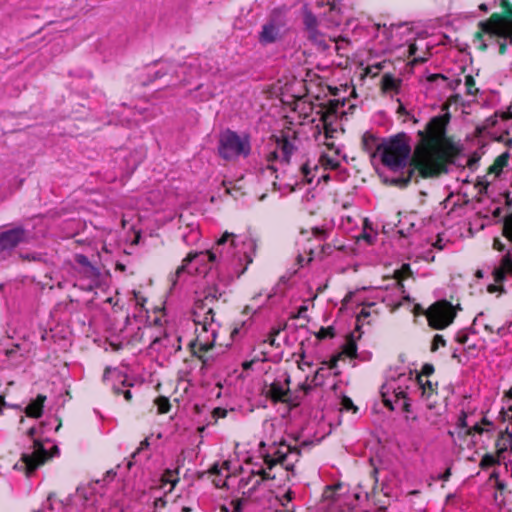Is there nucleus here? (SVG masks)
Listing matches in <instances>:
<instances>
[{
	"mask_svg": "<svg viewBox=\"0 0 512 512\" xmlns=\"http://www.w3.org/2000/svg\"><path fill=\"white\" fill-rule=\"evenodd\" d=\"M450 114L432 117L424 129L417 132V141L411 156V147L405 133H400L378 145V154L387 171L383 181L400 188L417 177H435L446 171V128Z\"/></svg>",
	"mask_w": 512,
	"mask_h": 512,
	"instance_id": "f257e3e1",
	"label": "nucleus"
},
{
	"mask_svg": "<svg viewBox=\"0 0 512 512\" xmlns=\"http://www.w3.org/2000/svg\"><path fill=\"white\" fill-rule=\"evenodd\" d=\"M226 289L222 284H215L204 291V298L195 302L193 311V321L195 324V346L200 351L211 349L217 338L220 324L215 320L214 306L215 302L223 299L226 301Z\"/></svg>",
	"mask_w": 512,
	"mask_h": 512,
	"instance_id": "f03ea898",
	"label": "nucleus"
},
{
	"mask_svg": "<svg viewBox=\"0 0 512 512\" xmlns=\"http://www.w3.org/2000/svg\"><path fill=\"white\" fill-rule=\"evenodd\" d=\"M478 32L473 39V45L481 50L497 45L500 54L506 52L508 44L512 45V18L492 15L488 20L478 24Z\"/></svg>",
	"mask_w": 512,
	"mask_h": 512,
	"instance_id": "7ed1b4c3",
	"label": "nucleus"
},
{
	"mask_svg": "<svg viewBox=\"0 0 512 512\" xmlns=\"http://www.w3.org/2000/svg\"><path fill=\"white\" fill-rule=\"evenodd\" d=\"M416 374L411 371L408 373H400L396 378H391L383 384L381 395L383 403L391 410L396 409L398 403L405 412L410 411L411 396L414 395L415 387H417Z\"/></svg>",
	"mask_w": 512,
	"mask_h": 512,
	"instance_id": "20e7f679",
	"label": "nucleus"
},
{
	"mask_svg": "<svg viewBox=\"0 0 512 512\" xmlns=\"http://www.w3.org/2000/svg\"><path fill=\"white\" fill-rule=\"evenodd\" d=\"M232 234L225 232L220 239L216 242L212 250L190 252L182 261V264L177 268L175 276L178 278L183 273H206L210 269L217 257L224 259L228 256L225 253V246Z\"/></svg>",
	"mask_w": 512,
	"mask_h": 512,
	"instance_id": "39448f33",
	"label": "nucleus"
},
{
	"mask_svg": "<svg viewBox=\"0 0 512 512\" xmlns=\"http://www.w3.org/2000/svg\"><path fill=\"white\" fill-rule=\"evenodd\" d=\"M36 429L30 428L29 436L33 439V445L28 452L22 454L21 459L14 465L17 470L24 471L30 476L39 466L59 453L58 446L49 440L40 441L34 438Z\"/></svg>",
	"mask_w": 512,
	"mask_h": 512,
	"instance_id": "423d86ee",
	"label": "nucleus"
},
{
	"mask_svg": "<svg viewBox=\"0 0 512 512\" xmlns=\"http://www.w3.org/2000/svg\"><path fill=\"white\" fill-rule=\"evenodd\" d=\"M300 450L296 447H292L286 444L284 441H280L278 447L274 448V451L267 452L264 455V462L266 464L265 469H261L259 474L263 480L275 479V475L270 474V470L279 464L284 467L287 471H293L295 463L299 461Z\"/></svg>",
	"mask_w": 512,
	"mask_h": 512,
	"instance_id": "0eeeda50",
	"label": "nucleus"
},
{
	"mask_svg": "<svg viewBox=\"0 0 512 512\" xmlns=\"http://www.w3.org/2000/svg\"><path fill=\"white\" fill-rule=\"evenodd\" d=\"M218 152L225 160L245 158L251 152L250 137L246 134L239 135L228 129L220 135Z\"/></svg>",
	"mask_w": 512,
	"mask_h": 512,
	"instance_id": "6e6552de",
	"label": "nucleus"
},
{
	"mask_svg": "<svg viewBox=\"0 0 512 512\" xmlns=\"http://www.w3.org/2000/svg\"><path fill=\"white\" fill-rule=\"evenodd\" d=\"M494 431V424L486 417H483L481 422L469 419L465 412H462L456 422L454 430L449 431V435L456 441L455 435L458 437L471 435L472 438L485 437L487 440L491 439L492 432Z\"/></svg>",
	"mask_w": 512,
	"mask_h": 512,
	"instance_id": "1a4fd4ad",
	"label": "nucleus"
},
{
	"mask_svg": "<svg viewBox=\"0 0 512 512\" xmlns=\"http://www.w3.org/2000/svg\"><path fill=\"white\" fill-rule=\"evenodd\" d=\"M456 316L453 305L441 300L430 306L427 312L429 324L435 329H444L449 326Z\"/></svg>",
	"mask_w": 512,
	"mask_h": 512,
	"instance_id": "9d476101",
	"label": "nucleus"
},
{
	"mask_svg": "<svg viewBox=\"0 0 512 512\" xmlns=\"http://www.w3.org/2000/svg\"><path fill=\"white\" fill-rule=\"evenodd\" d=\"M76 263L80 266L77 270L80 280L84 281L80 286L85 290H93L100 284V271L91 264L89 259L82 254L75 257Z\"/></svg>",
	"mask_w": 512,
	"mask_h": 512,
	"instance_id": "9b49d317",
	"label": "nucleus"
},
{
	"mask_svg": "<svg viewBox=\"0 0 512 512\" xmlns=\"http://www.w3.org/2000/svg\"><path fill=\"white\" fill-rule=\"evenodd\" d=\"M503 231L504 235L511 243V249L503 256L500 265L493 270V277L497 283L502 282L506 274L512 276V214L505 219Z\"/></svg>",
	"mask_w": 512,
	"mask_h": 512,
	"instance_id": "f8f14e48",
	"label": "nucleus"
},
{
	"mask_svg": "<svg viewBox=\"0 0 512 512\" xmlns=\"http://www.w3.org/2000/svg\"><path fill=\"white\" fill-rule=\"evenodd\" d=\"M295 145L288 135L282 134L276 139V150L271 152L268 161H272L281 157V161L288 163L291 155L295 150Z\"/></svg>",
	"mask_w": 512,
	"mask_h": 512,
	"instance_id": "ddd939ff",
	"label": "nucleus"
},
{
	"mask_svg": "<svg viewBox=\"0 0 512 512\" xmlns=\"http://www.w3.org/2000/svg\"><path fill=\"white\" fill-rule=\"evenodd\" d=\"M26 240V231L16 227L0 233V251L12 250Z\"/></svg>",
	"mask_w": 512,
	"mask_h": 512,
	"instance_id": "4468645a",
	"label": "nucleus"
},
{
	"mask_svg": "<svg viewBox=\"0 0 512 512\" xmlns=\"http://www.w3.org/2000/svg\"><path fill=\"white\" fill-rule=\"evenodd\" d=\"M284 24L281 20L271 19L263 25L259 34V42L268 45L276 42L281 37V30Z\"/></svg>",
	"mask_w": 512,
	"mask_h": 512,
	"instance_id": "2eb2a0df",
	"label": "nucleus"
},
{
	"mask_svg": "<svg viewBox=\"0 0 512 512\" xmlns=\"http://www.w3.org/2000/svg\"><path fill=\"white\" fill-rule=\"evenodd\" d=\"M289 376H285L283 380L277 379L266 390V395L275 402H289Z\"/></svg>",
	"mask_w": 512,
	"mask_h": 512,
	"instance_id": "dca6fc26",
	"label": "nucleus"
},
{
	"mask_svg": "<svg viewBox=\"0 0 512 512\" xmlns=\"http://www.w3.org/2000/svg\"><path fill=\"white\" fill-rule=\"evenodd\" d=\"M508 174H512V157L508 152L498 156L489 168L488 175H493V179L507 178Z\"/></svg>",
	"mask_w": 512,
	"mask_h": 512,
	"instance_id": "f3484780",
	"label": "nucleus"
},
{
	"mask_svg": "<svg viewBox=\"0 0 512 512\" xmlns=\"http://www.w3.org/2000/svg\"><path fill=\"white\" fill-rule=\"evenodd\" d=\"M416 379L418 385L414 388V395H419L425 402H427V406L431 408L436 398L435 385L427 379L424 380L423 376L419 374H416Z\"/></svg>",
	"mask_w": 512,
	"mask_h": 512,
	"instance_id": "a211bd4d",
	"label": "nucleus"
},
{
	"mask_svg": "<svg viewBox=\"0 0 512 512\" xmlns=\"http://www.w3.org/2000/svg\"><path fill=\"white\" fill-rule=\"evenodd\" d=\"M338 3L339 2H335L334 0H332V2L327 1L329 13L323 16L327 28H336L342 23V11Z\"/></svg>",
	"mask_w": 512,
	"mask_h": 512,
	"instance_id": "6ab92c4d",
	"label": "nucleus"
},
{
	"mask_svg": "<svg viewBox=\"0 0 512 512\" xmlns=\"http://www.w3.org/2000/svg\"><path fill=\"white\" fill-rule=\"evenodd\" d=\"M256 247H257L256 240L251 237H249L245 241H243V249H244L243 254H244V258L246 260V265L244 268H242L240 271L237 272L238 277L242 273H244V271L247 268V265L252 262V260H253L252 256L255 253Z\"/></svg>",
	"mask_w": 512,
	"mask_h": 512,
	"instance_id": "aec40b11",
	"label": "nucleus"
},
{
	"mask_svg": "<svg viewBox=\"0 0 512 512\" xmlns=\"http://www.w3.org/2000/svg\"><path fill=\"white\" fill-rule=\"evenodd\" d=\"M263 429H264V432L267 435H269V438L267 439L268 440V445L270 446L269 452H272V451H274L275 447H278L277 441H276V437L274 436V434H275V432L277 430L276 424L274 422H272V421H265L263 423ZM266 445H267L266 441L262 440L260 442V446L261 447H264Z\"/></svg>",
	"mask_w": 512,
	"mask_h": 512,
	"instance_id": "412c9836",
	"label": "nucleus"
},
{
	"mask_svg": "<svg viewBox=\"0 0 512 512\" xmlns=\"http://www.w3.org/2000/svg\"><path fill=\"white\" fill-rule=\"evenodd\" d=\"M45 400L46 396L38 395L37 398L26 407L27 416L35 418L40 417L42 415V409Z\"/></svg>",
	"mask_w": 512,
	"mask_h": 512,
	"instance_id": "4be33fe9",
	"label": "nucleus"
},
{
	"mask_svg": "<svg viewBox=\"0 0 512 512\" xmlns=\"http://www.w3.org/2000/svg\"><path fill=\"white\" fill-rule=\"evenodd\" d=\"M307 38L321 49H327L325 35L318 29L307 31Z\"/></svg>",
	"mask_w": 512,
	"mask_h": 512,
	"instance_id": "5701e85b",
	"label": "nucleus"
},
{
	"mask_svg": "<svg viewBox=\"0 0 512 512\" xmlns=\"http://www.w3.org/2000/svg\"><path fill=\"white\" fill-rule=\"evenodd\" d=\"M300 170L305 182L310 184L312 183V180L315 177V172L318 170V165H311V163L307 161L304 164H302Z\"/></svg>",
	"mask_w": 512,
	"mask_h": 512,
	"instance_id": "b1692460",
	"label": "nucleus"
},
{
	"mask_svg": "<svg viewBox=\"0 0 512 512\" xmlns=\"http://www.w3.org/2000/svg\"><path fill=\"white\" fill-rule=\"evenodd\" d=\"M362 145L365 151L373 153L376 148V152L378 153V145H381V143H378V139L373 135L364 134L362 138Z\"/></svg>",
	"mask_w": 512,
	"mask_h": 512,
	"instance_id": "393cba45",
	"label": "nucleus"
},
{
	"mask_svg": "<svg viewBox=\"0 0 512 512\" xmlns=\"http://www.w3.org/2000/svg\"><path fill=\"white\" fill-rule=\"evenodd\" d=\"M319 163L324 167V169L335 170L340 166V162L337 158L329 156L325 153L320 156Z\"/></svg>",
	"mask_w": 512,
	"mask_h": 512,
	"instance_id": "a878e982",
	"label": "nucleus"
},
{
	"mask_svg": "<svg viewBox=\"0 0 512 512\" xmlns=\"http://www.w3.org/2000/svg\"><path fill=\"white\" fill-rule=\"evenodd\" d=\"M304 25L306 32L312 29L318 28V20L317 17L311 12L306 11L304 14Z\"/></svg>",
	"mask_w": 512,
	"mask_h": 512,
	"instance_id": "bb28decb",
	"label": "nucleus"
},
{
	"mask_svg": "<svg viewBox=\"0 0 512 512\" xmlns=\"http://www.w3.org/2000/svg\"><path fill=\"white\" fill-rule=\"evenodd\" d=\"M427 81L431 85L436 84L440 86H450L451 88H454V86H452V83L448 82V79L442 74H432L427 78Z\"/></svg>",
	"mask_w": 512,
	"mask_h": 512,
	"instance_id": "cd10ccee",
	"label": "nucleus"
},
{
	"mask_svg": "<svg viewBox=\"0 0 512 512\" xmlns=\"http://www.w3.org/2000/svg\"><path fill=\"white\" fill-rule=\"evenodd\" d=\"M501 458H496L494 455H491V454H485L481 461H480V466L482 468H489V467H492L494 466Z\"/></svg>",
	"mask_w": 512,
	"mask_h": 512,
	"instance_id": "c85d7f7f",
	"label": "nucleus"
},
{
	"mask_svg": "<svg viewBox=\"0 0 512 512\" xmlns=\"http://www.w3.org/2000/svg\"><path fill=\"white\" fill-rule=\"evenodd\" d=\"M343 353L350 358H353L356 356L357 346H356V343L352 339H349L347 341V343L345 344V346L343 348Z\"/></svg>",
	"mask_w": 512,
	"mask_h": 512,
	"instance_id": "c756f323",
	"label": "nucleus"
},
{
	"mask_svg": "<svg viewBox=\"0 0 512 512\" xmlns=\"http://www.w3.org/2000/svg\"><path fill=\"white\" fill-rule=\"evenodd\" d=\"M164 483H169L171 485L169 491H171L176 483L178 482V478L175 476L174 472L171 470H167L162 477Z\"/></svg>",
	"mask_w": 512,
	"mask_h": 512,
	"instance_id": "7c9ffc66",
	"label": "nucleus"
},
{
	"mask_svg": "<svg viewBox=\"0 0 512 512\" xmlns=\"http://www.w3.org/2000/svg\"><path fill=\"white\" fill-rule=\"evenodd\" d=\"M465 86L467 94L474 95L477 91V88H475V80L471 75L465 76Z\"/></svg>",
	"mask_w": 512,
	"mask_h": 512,
	"instance_id": "2f4dec72",
	"label": "nucleus"
},
{
	"mask_svg": "<svg viewBox=\"0 0 512 512\" xmlns=\"http://www.w3.org/2000/svg\"><path fill=\"white\" fill-rule=\"evenodd\" d=\"M150 446L149 438H145L143 441H141L140 446L136 449L135 452L131 455V458L134 462H137V457L141 454V452L145 449H148Z\"/></svg>",
	"mask_w": 512,
	"mask_h": 512,
	"instance_id": "473e14b6",
	"label": "nucleus"
},
{
	"mask_svg": "<svg viewBox=\"0 0 512 512\" xmlns=\"http://www.w3.org/2000/svg\"><path fill=\"white\" fill-rule=\"evenodd\" d=\"M231 234H232V236L229 238V240L225 246V250H224L225 253L228 252V256L226 258L222 259L223 261L228 260L231 254H232V256H235V253H232V250H234V248L236 247L235 246V237L236 236L233 233H231Z\"/></svg>",
	"mask_w": 512,
	"mask_h": 512,
	"instance_id": "72a5a7b5",
	"label": "nucleus"
},
{
	"mask_svg": "<svg viewBox=\"0 0 512 512\" xmlns=\"http://www.w3.org/2000/svg\"><path fill=\"white\" fill-rule=\"evenodd\" d=\"M157 406L159 413H167L170 409V403L166 398H158Z\"/></svg>",
	"mask_w": 512,
	"mask_h": 512,
	"instance_id": "f704fd0d",
	"label": "nucleus"
},
{
	"mask_svg": "<svg viewBox=\"0 0 512 512\" xmlns=\"http://www.w3.org/2000/svg\"><path fill=\"white\" fill-rule=\"evenodd\" d=\"M398 86L397 81L391 77H384L383 79V89L384 90H394Z\"/></svg>",
	"mask_w": 512,
	"mask_h": 512,
	"instance_id": "c9c22d12",
	"label": "nucleus"
},
{
	"mask_svg": "<svg viewBox=\"0 0 512 512\" xmlns=\"http://www.w3.org/2000/svg\"><path fill=\"white\" fill-rule=\"evenodd\" d=\"M341 406L343 409L352 410L354 413L357 411V407L353 404L352 400L348 397L342 398Z\"/></svg>",
	"mask_w": 512,
	"mask_h": 512,
	"instance_id": "e433bc0d",
	"label": "nucleus"
},
{
	"mask_svg": "<svg viewBox=\"0 0 512 512\" xmlns=\"http://www.w3.org/2000/svg\"><path fill=\"white\" fill-rule=\"evenodd\" d=\"M280 328H273L264 342L269 343L271 346H277L275 343L276 336L279 334Z\"/></svg>",
	"mask_w": 512,
	"mask_h": 512,
	"instance_id": "4c0bfd02",
	"label": "nucleus"
},
{
	"mask_svg": "<svg viewBox=\"0 0 512 512\" xmlns=\"http://www.w3.org/2000/svg\"><path fill=\"white\" fill-rule=\"evenodd\" d=\"M445 345H446V341L444 340L443 336L437 334V335H435V337L433 339L431 350L435 351L438 349L439 346H445Z\"/></svg>",
	"mask_w": 512,
	"mask_h": 512,
	"instance_id": "58836bf2",
	"label": "nucleus"
},
{
	"mask_svg": "<svg viewBox=\"0 0 512 512\" xmlns=\"http://www.w3.org/2000/svg\"><path fill=\"white\" fill-rule=\"evenodd\" d=\"M109 375L116 376L117 378H119L121 380L122 384H124V380L121 379L122 376L116 369L111 370V369L107 368L104 372L103 379L107 380Z\"/></svg>",
	"mask_w": 512,
	"mask_h": 512,
	"instance_id": "ea45409f",
	"label": "nucleus"
},
{
	"mask_svg": "<svg viewBox=\"0 0 512 512\" xmlns=\"http://www.w3.org/2000/svg\"><path fill=\"white\" fill-rule=\"evenodd\" d=\"M294 497V494L292 491H287L286 493H284V495L280 498V502H281V505L282 506H286L287 503H289L290 501H292Z\"/></svg>",
	"mask_w": 512,
	"mask_h": 512,
	"instance_id": "a19ab883",
	"label": "nucleus"
},
{
	"mask_svg": "<svg viewBox=\"0 0 512 512\" xmlns=\"http://www.w3.org/2000/svg\"><path fill=\"white\" fill-rule=\"evenodd\" d=\"M468 334L466 332H459L457 335H456V341L459 343V344H465L467 343L468 341Z\"/></svg>",
	"mask_w": 512,
	"mask_h": 512,
	"instance_id": "79ce46f5",
	"label": "nucleus"
},
{
	"mask_svg": "<svg viewBox=\"0 0 512 512\" xmlns=\"http://www.w3.org/2000/svg\"><path fill=\"white\" fill-rule=\"evenodd\" d=\"M409 53H410V55L414 56V61H416V62L425 61V58L415 56V53H416V45L415 44H412L409 46Z\"/></svg>",
	"mask_w": 512,
	"mask_h": 512,
	"instance_id": "37998d69",
	"label": "nucleus"
},
{
	"mask_svg": "<svg viewBox=\"0 0 512 512\" xmlns=\"http://www.w3.org/2000/svg\"><path fill=\"white\" fill-rule=\"evenodd\" d=\"M299 388L302 391L303 395H306L312 389V385L307 383V381H305L300 384Z\"/></svg>",
	"mask_w": 512,
	"mask_h": 512,
	"instance_id": "c03bdc74",
	"label": "nucleus"
},
{
	"mask_svg": "<svg viewBox=\"0 0 512 512\" xmlns=\"http://www.w3.org/2000/svg\"><path fill=\"white\" fill-rule=\"evenodd\" d=\"M493 248L497 251H503L505 249V244L502 243L499 239H494Z\"/></svg>",
	"mask_w": 512,
	"mask_h": 512,
	"instance_id": "a18cd8bd",
	"label": "nucleus"
},
{
	"mask_svg": "<svg viewBox=\"0 0 512 512\" xmlns=\"http://www.w3.org/2000/svg\"><path fill=\"white\" fill-rule=\"evenodd\" d=\"M313 235L318 237V238H325V235H326V231L323 230V229H320V228H313Z\"/></svg>",
	"mask_w": 512,
	"mask_h": 512,
	"instance_id": "49530a36",
	"label": "nucleus"
},
{
	"mask_svg": "<svg viewBox=\"0 0 512 512\" xmlns=\"http://www.w3.org/2000/svg\"><path fill=\"white\" fill-rule=\"evenodd\" d=\"M400 272L399 271H396L395 272V278H394V285L396 286V288L398 290H401L403 288V285L401 283V280H400Z\"/></svg>",
	"mask_w": 512,
	"mask_h": 512,
	"instance_id": "de8ad7c7",
	"label": "nucleus"
},
{
	"mask_svg": "<svg viewBox=\"0 0 512 512\" xmlns=\"http://www.w3.org/2000/svg\"><path fill=\"white\" fill-rule=\"evenodd\" d=\"M398 112H399V113L405 112V113L408 115L409 119H411V120L413 121V123H414V124L418 122V120H417L414 116H410V115H409V113H407V112L405 111V108H404L403 106H400V107H399Z\"/></svg>",
	"mask_w": 512,
	"mask_h": 512,
	"instance_id": "09e8293b",
	"label": "nucleus"
},
{
	"mask_svg": "<svg viewBox=\"0 0 512 512\" xmlns=\"http://www.w3.org/2000/svg\"><path fill=\"white\" fill-rule=\"evenodd\" d=\"M123 395H124L125 400H127V401H130L132 399V393L128 389L123 391Z\"/></svg>",
	"mask_w": 512,
	"mask_h": 512,
	"instance_id": "8fccbe9b",
	"label": "nucleus"
},
{
	"mask_svg": "<svg viewBox=\"0 0 512 512\" xmlns=\"http://www.w3.org/2000/svg\"><path fill=\"white\" fill-rule=\"evenodd\" d=\"M451 475L450 469L448 468L445 473L440 477L442 480L447 481Z\"/></svg>",
	"mask_w": 512,
	"mask_h": 512,
	"instance_id": "3c124183",
	"label": "nucleus"
},
{
	"mask_svg": "<svg viewBox=\"0 0 512 512\" xmlns=\"http://www.w3.org/2000/svg\"><path fill=\"white\" fill-rule=\"evenodd\" d=\"M424 372L426 375L430 374L433 372V366L432 365H425L424 366Z\"/></svg>",
	"mask_w": 512,
	"mask_h": 512,
	"instance_id": "603ef678",
	"label": "nucleus"
},
{
	"mask_svg": "<svg viewBox=\"0 0 512 512\" xmlns=\"http://www.w3.org/2000/svg\"><path fill=\"white\" fill-rule=\"evenodd\" d=\"M304 366H309V363L308 362H304V361H299L298 362L299 369L304 370Z\"/></svg>",
	"mask_w": 512,
	"mask_h": 512,
	"instance_id": "864d4df0",
	"label": "nucleus"
},
{
	"mask_svg": "<svg viewBox=\"0 0 512 512\" xmlns=\"http://www.w3.org/2000/svg\"><path fill=\"white\" fill-rule=\"evenodd\" d=\"M505 469L507 472H511V476H512V463H506Z\"/></svg>",
	"mask_w": 512,
	"mask_h": 512,
	"instance_id": "5fc2aeb1",
	"label": "nucleus"
},
{
	"mask_svg": "<svg viewBox=\"0 0 512 512\" xmlns=\"http://www.w3.org/2000/svg\"><path fill=\"white\" fill-rule=\"evenodd\" d=\"M5 400L4 397L0 396V413L2 412V407L5 406Z\"/></svg>",
	"mask_w": 512,
	"mask_h": 512,
	"instance_id": "6e6d98bb",
	"label": "nucleus"
},
{
	"mask_svg": "<svg viewBox=\"0 0 512 512\" xmlns=\"http://www.w3.org/2000/svg\"><path fill=\"white\" fill-rule=\"evenodd\" d=\"M266 171H269L271 174H273L276 170L272 165H268Z\"/></svg>",
	"mask_w": 512,
	"mask_h": 512,
	"instance_id": "4d7b16f0",
	"label": "nucleus"
},
{
	"mask_svg": "<svg viewBox=\"0 0 512 512\" xmlns=\"http://www.w3.org/2000/svg\"><path fill=\"white\" fill-rule=\"evenodd\" d=\"M326 4H327V2H325L324 0H321V1H318L316 5H317V7H323Z\"/></svg>",
	"mask_w": 512,
	"mask_h": 512,
	"instance_id": "13d9d810",
	"label": "nucleus"
},
{
	"mask_svg": "<svg viewBox=\"0 0 512 512\" xmlns=\"http://www.w3.org/2000/svg\"><path fill=\"white\" fill-rule=\"evenodd\" d=\"M479 8H480L481 10H483V11H487V6H486V4H481V5L479 6Z\"/></svg>",
	"mask_w": 512,
	"mask_h": 512,
	"instance_id": "bf43d9fd",
	"label": "nucleus"
},
{
	"mask_svg": "<svg viewBox=\"0 0 512 512\" xmlns=\"http://www.w3.org/2000/svg\"><path fill=\"white\" fill-rule=\"evenodd\" d=\"M114 392L116 394H119L120 392H122V390L119 387H114Z\"/></svg>",
	"mask_w": 512,
	"mask_h": 512,
	"instance_id": "052dcab7",
	"label": "nucleus"
},
{
	"mask_svg": "<svg viewBox=\"0 0 512 512\" xmlns=\"http://www.w3.org/2000/svg\"><path fill=\"white\" fill-rule=\"evenodd\" d=\"M238 332H239L238 328L233 329V331L231 332V336L233 337Z\"/></svg>",
	"mask_w": 512,
	"mask_h": 512,
	"instance_id": "680f3d73",
	"label": "nucleus"
},
{
	"mask_svg": "<svg viewBox=\"0 0 512 512\" xmlns=\"http://www.w3.org/2000/svg\"><path fill=\"white\" fill-rule=\"evenodd\" d=\"M165 73H160V71L156 72V78L162 77Z\"/></svg>",
	"mask_w": 512,
	"mask_h": 512,
	"instance_id": "e2e57ef3",
	"label": "nucleus"
},
{
	"mask_svg": "<svg viewBox=\"0 0 512 512\" xmlns=\"http://www.w3.org/2000/svg\"><path fill=\"white\" fill-rule=\"evenodd\" d=\"M322 179H323L324 181H328V180L330 179V177H329V175H323V176H322Z\"/></svg>",
	"mask_w": 512,
	"mask_h": 512,
	"instance_id": "0e129e2a",
	"label": "nucleus"
},
{
	"mask_svg": "<svg viewBox=\"0 0 512 512\" xmlns=\"http://www.w3.org/2000/svg\"><path fill=\"white\" fill-rule=\"evenodd\" d=\"M275 293L269 292L267 293V299H270L274 296Z\"/></svg>",
	"mask_w": 512,
	"mask_h": 512,
	"instance_id": "69168bd1",
	"label": "nucleus"
},
{
	"mask_svg": "<svg viewBox=\"0 0 512 512\" xmlns=\"http://www.w3.org/2000/svg\"><path fill=\"white\" fill-rule=\"evenodd\" d=\"M325 137H326V138L331 137L330 132H329L327 129H326V131H325Z\"/></svg>",
	"mask_w": 512,
	"mask_h": 512,
	"instance_id": "338daca9",
	"label": "nucleus"
},
{
	"mask_svg": "<svg viewBox=\"0 0 512 512\" xmlns=\"http://www.w3.org/2000/svg\"><path fill=\"white\" fill-rule=\"evenodd\" d=\"M508 114H509L510 117H512V106L509 108Z\"/></svg>",
	"mask_w": 512,
	"mask_h": 512,
	"instance_id": "774afa93",
	"label": "nucleus"
}]
</instances>
